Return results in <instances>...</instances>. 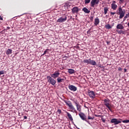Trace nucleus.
Masks as SVG:
<instances>
[{
  "label": "nucleus",
  "mask_w": 129,
  "mask_h": 129,
  "mask_svg": "<svg viewBox=\"0 0 129 129\" xmlns=\"http://www.w3.org/2000/svg\"><path fill=\"white\" fill-rule=\"evenodd\" d=\"M111 9H112V10H114V11H115V10L117 9V5L115 4H111Z\"/></svg>",
  "instance_id": "6ab92c4d"
},
{
  "label": "nucleus",
  "mask_w": 129,
  "mask_h": 129,
  "mask_svg": "<svg viewBox=\"0 0 129 129\" xmlns=\"http://www.w3.org/2000/svg\"><path fill=\"white\" fill-rule=\"evenodd\" d=\"M67 114L69 119L71 120V121H73V118H72V116L71 115V114H70L69 112H67Z\"/></svg>",
  "instance_id": "f3484780"
},
{
  "label": "nucleus",
  "mask_w": 129,
  "mask_h": 129,
  "mask_svg": "<svg viewBox=\"0 0 129 129\" xmlns=\"http://www.w3.org/2000/svg\"><path fill=\"white\" fill-rule=\"evenodd\" d=\"M85 121H86V122H88V123H89V124H90V123L89 122V121L86 120H86H85Z\"/></svg>",
  "instance_id": "a19ab883"
},
{
  "label": "nucleus",
  "mask_w": 129,
  "mask_h": 129,
  "mask_svg": "<svg viewBox=\"0 0 129 129\" xmlns=\"http://www.w3.org/2000/svg\"><path fill=\"white\" fill-rule=\"evenodd\" d=\"M118 71H121V70H122V69H121V68L119 67L118 69Z\"/></svg>",
  "instance_id": "e433bc0d"
},
{
  "label": "nucleus",
  "mask_w": 129,
  "mask_h": 129,
  "mask_svg": "<svg viewBox=\"0 0 129 129\" xmlns=\"http://www.w3.org/2000/svg\"><path fill=\"white\" fill-rule=\"evenodd\" d=\"M57 112H58V114H61V109H58Z\"/></svg>",
  "instance_id": "c756f323"
},
{
  "label": "nucleus",
  "mask_w": 129,
  "mask_h": 129,
  "mask_svg": "<svg viewBox=\"0 0 129 129\" xmlns=\"http://www.w3.org/2000/svg\"><path fill=\"white\" fill-rule=\"evenodd\" d=\"M95 116H96V117H99L100 116H102V115H97V114H95Z\"/></svg>",
  "instance_id": "72a5a7b5"
},
{
  "label": "nucleus",
  "mask_w": 129,
  "mask_h": 129,
  "mask_svg": "<svg viewBox=\"0 0 129 129\" xmlns=\"http://www.w3.org/2000/svg\"><path fill=\"white\" fill-rule=\"evenodd\" d=\"M79 11H80V9H79L77 7H75L72 9V12L73 14H78Z\"/></svg>",
  "instance_id": "f8f14e48"
},
{
  "label": "nucleus",
  "mask_w": 129,
  "mask_h": 129,
  "mask_svg": "<svg viewBox=\"0 0 129 129\" xmlns=\"http://www.w3.org/2000/svg\"><path fill=\"white\" fill-rule=\"evenodd\" d=\"M68 73L70 74H73L74 73H75V71L73 69H69L68 70Z\"/></svg>",
  "instance_id": "4be33fe9"
},
{
  "label": "nucleus",
  "mask_w": 129,
  "mask_h": 129,
  "mask_svg": "<svg viewBox=\"0 0 129 129\" xmlns=\"http://www.w3.org/2000/svg\"><path fill=\"white\" fill-rule=\"evenodd\" d=\"M3 74H5V71H0V75H3Z\"/></svg>",
  "instance_id": "c85d7f7f"
},
{
  "label": "nucleus",
  "mask_w": 129,
  "mask_h": 129,
  "mask_svg": "<svg viewBox=\"0 0 129 129\" xmlns=\"http://www.w3.org/2000/svg\"><path fill=\"white\" fill-rule=\"evenodd\" d=\"M48 50H49V49H46V50L44 51V53L42 54V55L44 56V55L47 54V53H48Z\"/></svg>",
  "instance_id": "cd10ccee"
},
{
  "label": "nucleus",
  "mask_w": 129,
  "mask_h": 129,
  "mask_svg": "<svg viewBox=\"0 0 129 129\" xmlns=\"http://www.w3.org/2000/svg\"><path fill=\"white\" fill-rule=\"evenodd\" d=\"M105 27L108 30H109L110 29H111V28H112V27H111L110 24L105 25Z\"/></svg>",
  "instance_id": "5701e85b"
},
{
  "label": "nucleus",
  "mask_w": 129,
  "mask_h": 129,
  "mask_svg": "<svg viewBox=\"0 0 129 129\" xmlns=\"http://www.w3.org/2000/svg\"><path fill=\"white\" fill-rule=\"evenodd\" d=\"M110 102V100L109 99H105L104 100V104L106 106V107L111 111V112H112V110L111 109V107L113 106V105H111L109 103Z\"/></svg>",
  "instance_id": "f257e3e1"
},
{
  "label": "nucleus",
  "mask_w": 129,
  "mask_h": 129,
  "mask_svg": "<svg viewBox=\"0 0 129 129\" xmlns=\"http://www.w3.org/2000/svg\"><path fill=\"white\" fill-rule=\"evenodd\" d=\"M76 106H77V109L79 112H81V105H79V103L75 102Z\"/></svg>",
  "instance_id": "4468645a"
},
{
  "label": "nucleus",
  "mask_w": 129,
  "mask_h": 129,
  "mask_svg": "<svg viewBox=\"0 0 129 129\" xmlns=\"http://www.w3.org/2000/svg\"><path fill=\"white\" fill-rule=\"evenodd\" d=\"M119 1L121 2V3H123L124 0H119Z\"/></svg>",
  "instance_id": "c03bdc74"
},
{
  "label": "nucleus",
  "mask_w": 129,
  "mask_h": 129,
  "mask_svg": "<svg viewBox=\"0 0 129 129\" xmlns=\"http://www.w3.org/2000/svg\"><path fill=\"white\" fill-rule=\"evenodd\" d=\"M67 21V16H62L60 17L56 21L57 23H64V22H66Z\"/></svg>",
  "instance_id": "0eeeda50"
},
{
  "label": "nucleus",
  "mask_w": 129,
  "mask_h": 129,
  "mask_svg": "<svg viewBox=\"0 0 129 129\" xmlns=\"http://www.w3.org/2000/svg\"><path fill=\"white\" fill-rule=\"evenodd\" d=\"M82 11L84 12L86 14H89L90 13V11H89L87 8L84 7Z\"/></svg>",
  "instance_id": "dca6fc26"
},
{
  "label": "nucleus",
  "mask_w": 129,
  "mask_h": 129,
  "mask_svg": "<svg viewBox=\"0 0 129 129\" xmlns=\"http://www.w3.org/2000/svg\"><path fill=\"white\" fill-rule=\"evenodd\" d=\"M99 19H98L97 17V18L95 19L94 25L95 26H97V25H99Z\"/></svg>",
  "instance_id": "a211bd4d"
},
{
  "label": "nucleus",
  "mask_w": 129,
  "mask_h": 129,
  "mask_svg": "<svg viewBox=\"0 0 129 129\" xmlns=\"http://www.w3.org/2000/svg\"><path fill=\"white\" fill-rule=\"evenodd\" d=\"M125 17H126V18H129V13L125 15Z\"/></svg>",
  "instance_id": "c9c22d12"
},
{
  "label": "nucleus",
  "mask_w": 129,
  "mask_h": 129,
  "mask_svg": "<svg viewBox=\"0 0 129 129\" xmlns=\"http://www.w3.org/2000/svg\"><path fill=\"white\" fill-rule=\"evenodd\" d=\"M59 75H60V73L55 72L53 74H51V77L55 79L57 78V77H59Z\"/></svg>",
  "instance_id": "ddd939ff"
},
{
  "label": "nucleus",
  "mask_w": 129,
  "mask_h": 129,
  "mask_svg": "<svg viewBox=\"0 0 129 129\" xmlns=\"http://www.w3.org/2000/svg\"><path fill=\"white\" fill-rule=\"evenodd\" d=\"M64 80V79H61L60 77L57 79V83H61V82H63Z\"/></svg>",
  "instance_id": "412c9836"
},
{
  "label": "nucleus",
  "mask_w": 129,
  "mask_h": 129,
  "mask_svg": "<svg viewBox=\"0 0 129 129\" xmlns=\"http://www.w3.org/2000/svg\"><path fill=\"white\" fill-rule=\"evenodd\" d=\"M88 93L89 96H90V97L91 98H93V99L95 98V93H94V92H93V91L89 90L88 91Z\"/></svg>",
  "instance_id": "9b49d317"
},
{
  "label": "nucleus",
  "mask_w": 129,
  "mask_h": 129,
  "mask_svg": "<svg viewBox=\"0 0 129 129\" xmlns=\"http://www.w3.org/2000/svg\"><path fill=\"white\" fill-rule=\"evenodd\" d=\"M99 67L100 68H102V67L101 66V64H100V66H99Z\"/></svg>",
  "instance_id": "a18cd8bd"
},
{
  "label": "nucleus",
  "mask_w": 129,
  "mask_h": 129,
  "mask_svg": "<svg viewBox=\"0 0 129 129\" xmlns=\"http://www.w3.org/2000/svg\"><path fill=\"white\" fill-rule=\"evenodd\" d=\"M7 29H10V28L9 27H7Z\"/></svg>",
  "instance_id": "8fccbe9b"
},
{
  "label": "nucleus",
  "mask_w": 129,
  "mask_h": 129,
  "mask_svg": "<svg viewBox=\"0 0 129 129\" xmlns=\"http://www.w3.org/2000/svg\"><path fill=\"white\" fill-rule=\"evenodd\" d=\"M68 87L70 90H71V91H74V92H75V91L77 90V87L74 85H69Z\"/></svg>",
  "instance_id": "1a4fd4ad"
},
{
  "label": "nucleus",
  "mask_w": 129,
  "mask_h": 129,
  "mask_svg": "<svg viewBox=\"0 0 129 129\" xmlns=\"http://www.w3.org/2000/svg\"><path fill=\"white\" fill-rule=\"evenodd\" d=\"M24 119H27V116H24Z\"/></svg>",
  "instance_id": "37998d69"
},
{
  "label": "nucleus",
  "mask_w": 129,
  "mask_h": 129,
  "mask_svg": "<svg viewBox=\"0 0 129 129\" xmlns=\"http://www.w3.org/2000/svg\"><path fill=\"white\" fill-rule=\"evenodd\" d=\"M46 78L47 79L48 82H49V83H50L51 85L54 86L55 85V84H56V80H54V79H53L51 76H47Z\"/></svg>",
  "instance_id": "20e7f679"
},
{
  "label": "nucleus",
  "mask_w": 129,
  "mask_h": 129,
  "mask_svg": "<svg viewBox=\"0 0 129 129\" xmlns=\"http://www.w3.org/2000/svg\"><path fill=\"white\" fill-rule=\"evenodd\" d=\"M125 6H126V4H125Z\"/></svg>",
  "instance_id": "3c124183"
},
{
  "label": "nucleus",
  "mask_w": 129,
  "mask_h": 129,
  "mask_svg": "<svg viewBox=\"0 0 129 129\" xmlns=\"http://www.w3.org/2000/svg\"><path fill=\"white\" fill-rule=\"evenodd\" d=\"M122 122H123L124 123H128L129 120L128 119L124 120H122Z\"/></svg>",
  "instance_id": "a878e982"
},
{
  "label": "nucleus",
  "mask_w": 129,
  "mask_h": 129,
  "mask_svg": "<svg viewBox=\"0 0 129 129\" xmlns=\"http://www.w3.org/2000/svg\"><path fill=\"white\" fill-rule=\"evenodd\" d=\"M90 3V0H85V5H87Z\"/></svg>",
  "instance_id": "bb28decb"
},
{
  "label": "nucleus",
  "mask_w": 129,
  "mask_h": 129,
  "mask_svg": "<svg viewBox=\"0 0 129 129\" xmlns=\"http://www.w3.org/2000/svg\"><path fill=\"white\" fill-rule=\"evenodd\" d=\"M94 119V117H92L89 116L88 117V119Z\"/></svg>",
  "instance_id": "7c9ffc66"
},
{
  "label": "nucleus",
  "mask_w": 129,
  "mask_h": 129,
  "mask_svg": "<svg viewBox=\"0 0 129 129\" xmlns=\"http://www.w3.org/2000/svg\"><path fill=\"white\" fill-rule=\"evenodd\" d=\"M93 16H91L90 17V21H91V22H92L93 21Z\"/></svg>",
  "instance_id": "473e14b6"
},
{
  "label": "nucleus",
  "mask_w": 129,
  "mask_h": 129,
  "mask_svg": "<svg viewBox=\"0 0 129 129\" xmlns=\"http://www.w3.org/2000/svg\"><path fill=\"white\" fill-rule=\"evenodd\" d=\"M124 27H123V25L121 24H119L116 26V29L118 30H122V29H124Z\"/></svg>",
  "instance_id": "2eb2a0df"
},
{
  "label": "nucleus",
  "mask_w": 129,
  "mask_h": 129,
  "mask_svg": "<svg viewBox=\"0 0 129 129\" xmlns=\"http://www.w3.org/2000/svg\"><path fill=\"white\" fill-rule=\"evenodd\" d=\"M75 126L77 128H78V129H80V128H78V126H76V125H75Z\"/></svg>",
  "instance_id": "de8ad7c7"
},
{
  "label": "nucleus",
  "mask_w": 129,
  "mask_h": 129,
  "mask_svg": "<svg viewBox=\"0 0 129 129\" xmlns=\"http://www.w3.org/2000/svg\"><path fill=\"white\" fill-rule=\"evenodd\" d=\"M110 15L114 16V15H115V12H110Z\"/></svg>",
  "instance_id": "2f4dec72"
},
{
  "label": "nucleus",
  "mask_w": 129,
  "mask_h": 129,
  "mask_svg": "<svg viewBox=\"0 0 129 129\" xmlns=\"http://www.w3.org/2000/svg\"><path fill=\"white\" fill-rule=\"evenodd\" d=\"M83 62L85 64H90V65H92L93 66L96 65V62L93 60H91V58L89 59H84Z\"/></svg>",
  "instance_id": "7ed1b4c3"
},
{
  "label": "nucleus",
  "mask_w": 129,
  "mask_h": 129,
  "mask_svg": "<svg viewBox=\"0 0 129 129\" xmlns=\"http://www.w3.org/2000/svg\"><path fill=\"white\" fill-rule=\"evenodd\" d=\"M124 72H126V69H124Z\"/></svg>",
  "instance_id": "49530a36"
},
{
  "label": "nucleus",
  "mask_w": 129,
  "mask_h": 129,
  "mask_svg": "<svg viewBox=\"0 0 129 129\" xmlns=\"http://www.w3.org/2000/svg\"><path fill=\"white\" fill-rule=\"evenodd\" d=\"M115 3H116L115 1H113L112 2V5H115Z\"/></svg>",
  "instance_id": "58836bf2"
},
{
  "label": "nucleus",
  "mask_w": 129,
  "mask_h": 129,
  "mask_svg": "<svg viewBox=\"0 0 129 129\" xmlns=\"http://www.w3.org/2000/svg\"><path fill=\"white\" fill-rule=\"evenodd\" d=\"M79 115L82 120H86V115L84 113L80 112Z\"/></svg>",
  "instance_id": "9d476101"
},
{
  "label": "nucleus",
  "mask_w": 129,
  "mask_h": 129,
  "mask_svg": "<svg viewBox=\"0 0 129 129\" xmlns=\"http://www.w3.org/2000/svg\"><path fill=\"white\" fill-rule=\"evenodd\" d=\"M126 19H127V17H126V16H124V17L123 18V21H125V20H126Z\"/></svg>",
  "instance_id": "ea45409f"
},
{
  "label": "nucleus",
  "mask_w": 129,
  "mask_h": 129,
  "mask_svg": "<svg viewBox=\"0 0 129 129\" xmlns=\"http://www.w3.org/2000/svg\"><path fill=\"white\" fill-rule=\"evenodd\" d=\"M116 14L117 15H119V19H122L124 17L125 11L124 10H122V8L120 7L116 11Z\"/></svg>",
  "instance_id": "f03ea898"
},
{
  "label": "nucleus",
  "mask_w": 129,
  "mask_h": 129,
  "mask_svg": "<svg viewBox=\"0 0 129 129\" xmlns=\"http://www.w3.org/2000/svg\"><path fill=\"white\" fill-rule=\"evenodd\" d=\"M111 123H114L115 125L118 124V123H121V120H118L116 118H112L110 120Z\"/></svg>",
  "instance_id": "423d86ee"
},
{
  "label": "nucleus",
  "mask_w": 129,
  "mask_h": 129,
  "mask_svg": "<svg viewBox=\"0 0 129 129\" xmlns=\"http://www.w3.org/2000/svg\"><path fill=\"white\" fill-rule=\"evenodd\" d=\"M99 4V0H92L91 2V7L94 8L95 5Z\"/></svg>",
  "instance_id": "6e6552de"
},
{
  "label": "nucleus",
  "mask_w": 129,
  "mask_h": 129,
  "mask_svg": "<svg viewBox=\"0 0 129 129\" xmlns=\"http://www.w3.org/2000/svg\"><path fill=\"white\" fill-rule=\"evenodd\" d=\"M12 52H13V50L9 48L7 49V50L6 51V54L7 55H11V54H12Z\"/></svg>",
  "instance_id": "aec40b11"
},
{
  "label": "nucleus",
  "mask_w": 129,
  "mask_h": 129,
  "mask_svg": "<svg viewBox=\"0 0 129 129\" xmlns=\"http://www.w3.org/2000/svg\"><path fill=\"white\" fill-rule=\"evenodd\" d=\"M64 102L67 105H68L69 107H70L71 109H72V110H73L75 112H77V111H76V109H75V108H74V106L73 105H72V103H71L70 101H64Z\"/></svg>",
  "instance_id": "39448f33"
},
{
  "label": "nucleus",
  "mask_w": 129,
  "mask_h": 129,
  "mask_svg": "<svg viewBox=\"0 0 129 129\" xmlns=\"http://www.w3.org/2000/svg\"><path fill=\"white\" fill-rule=\"evenodd\" d=\"M101 120L103 121V122H105V119L102 118Z\"/></svg>",
  "instance_id": "f704fd0d"
},
{
  "label": "nucleus",
  "mask_w": 129,
  "mask_h": 129,
  "mask_svg": "<svg viewBox=\"0 0 129 129\" xmlns=\"http://www.w3.org/2000/svg\"><path fill=\"white\" fill-rule=\"evenodd\" d=\"M104 15H106L107 14V12L108 11V8L107 7H105L104 8Z\"/></svg>",
  "instance_id": "393cba45"
},
{
  "label": "nucleus",
  "mask_w": 129,
  "mask_h": 129,
  "mask_svg": "<svg viewBox=\"0 0 129 129\" xmlns=\"http://www.w3.org/2000/svg\"><path fill=\"white\" fill-rule=\"evenodd\" d=\"M116 32H117L118 33V34H124V31H122V30H116Z\"/></svg>",
  "instance_id": "b1692460"
},
{
  "label": "nucleus",
  "mask_w": 129,
  "mask_h": 129,
  "mask_svg": "<svg viewBox=\"0 0 129 129\" xmlns=\"http://www.w3.org/2000/svg\"><path fill=\"white\" fill-rule=\"evenodd\" d=\"M109 41H107V44H109Z\"/></svg>",
  "instance_id": "09e8293b"
},
{
  "label": "nucleus",
  "mask_w": 129,
  "mask_h": 129,
  "mask_svg": "<svg viewBox=\"0 0 129 129\" xmlns=\"http://www.w3.org/2000/svg\"><path fill=\"white\" fill-rule=\"evenodd\" d=\"M91 30V29H90L87 32V34L90 33V30Z\"/></svg>",
  "instance_id": "4c0bfd02"
},
{
  "label": "nucleus",
  "mask_w": 129,
  "mask_h": 129,
  "mask_svg": "<svg viewBox=\"0 0 129 129\" xmlns=\"http://www.w3.org/2000/svg\"><path fill=\"white\" fill-rule=\"evenodd\" d=\"M0 20L1 21H3V17H2L1 16H0Z\"/></svg>",
  "instance_id": "79ce46f5"
}]
</instances>
